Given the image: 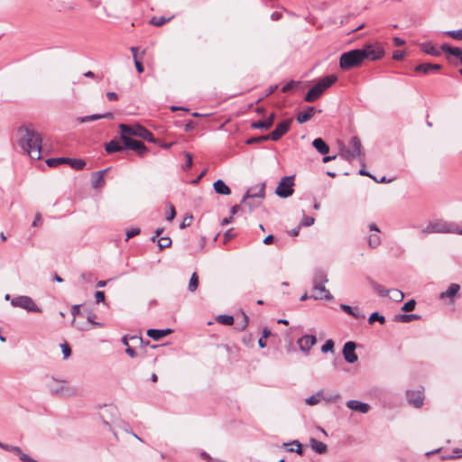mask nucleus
I'll return each instance as SVG.
<instances>
[{
	"label": "nucleus",
	"mask_w": 462,
	"mask_h": 462,
	"mask_svg": "<svg viewBox=\"0 0 462 462\" xmlns=\"http://www.w3.org/2000/svg\"><path fill=\"white\" fill-rule=\"evenodd\" d=\"M20 147L32 159L40 160L42 152V136L32 125H22L17 129Z\"/></svg>",
	"instance_id": "nucleus-1"
},
{
	"label": "nucleus",
	"mask_w": 462,
	"mask_h": 462,
	"mask_svg": "<svg viewBox=\"0 0 462 462\" xmlns=\"http://www.w3.org/2000/svg\"><path fill=\"white\" fill-rule=\"evenodd\" d=\"M337 80L336 75H328L318 81L306 94L304 100L306 102H313L319 98V97Z\"/></svg>",
	"instance_id": "nucleus-2"
},
{
	"label": "nucleus",
	"mask_w": 462,
	"mask_h": 462,
	"mask_svg": "<svg viewBox=\"0 0 462 462\" xmlns=\"http://www.w3.org/2000/svg\"><path fill=\"white\" fill-rule=\"evenodd\" d=\"M422 233H451L462 235V227L454 222L438 220L430 222L425 228L422 229Z\"/></svg>",
	"instance_id": "nucleus-3"
},
{
	"label": "nucleus",
	"mask_w": 462,
	"mask_h": 462,
	"mask_svg": "<svg viewBox=\"0 0 462 462\" xmlns=\"http://www.w3.org/2000/svg\"><path fill=\"white\" fill-rule=\"evenodd\" d=\"M341 156L343 159L351 162L358 158L360 162L364 161L365 152L362 151L361 141L357 136L351 137L348 147H342Z\"/></svg>",
	"instance_id": "nucleus-4"
},
{
	"label": "nucleus",
	"mask_w": 462,
	"mask_h": 462,
	"mask_svg": "<svg viewBox=\"0 0 462 462\" xmlns=\"http://www.w3.org/2000/svg\"><path fill=\"white\" fill-rule=\"evenodd\" d=\"M364 54L361 53V50L355 49L349 51L344 52L339 58V67L344 69H351L358 67L364 61Z\"/></svg>",
	"instance_id": "nucleus-5"
},
{
	"label": "nucleus",
	"mask_w": 462,
	"mask_h": 462,
	"mask_svg": "<svg viewBox=\"0 0 462 462\" xmlns=\"http://www.w3.org/2000/svg\"><path fill=\"white\" fill-rule=\"evenodd\" d=\"M119 129L121 134L127 136H138L150 143H155L153 134L143 125L136 124L134 125H129L125 124H120Z\"/></svg>",
	"instance_id": "nucleus-6"
},
{
	"label": "nucleus",
	"mask_w": 462,
	"mask_h": 462,
	"mask_svg": "<svg viewBox=\"0 0 462 462\" xmlns=\"http://www.w3.org/2000/svg\"><path fill=\"white\" fill-rule=\"evenodd\" d=\"M11 305L15 308H21L28 312L41 313L42 309L39 308L34 300L26 295H20L11 300Z\"/></svg>",
	"instance_id": "nucleus-7"
},
{
	"label": "nucleus",
	"mask_w": 462,
	"mask_h": 462,
	"mask_svg": "<svg viewBox=\"0 0 462 462\" xmlns=\"http://www.w3.org/2000/svg\"><path fill=\"white\" fill-rule=\"evenodd\" d=\"M294 176L282 177L276 187L275 193L282 199L293 194Z\"/></svg>",
	"instance_id": "nucleus-8"
},
{
	"label": "nucleus",
	"mask_w": 462,
	"mask_h": 462,
	"mask_svg": "<svg viewBox=\"0 0 462 462\" xmlns=\"http://www.w3.org/2000/svg\"><path fill=\"white\" fill-rule=\"evenodd\" d=\"M360 50L361 53L364 54V60L365 59L373 61L377 60L384 54L383 48L378 42L365 44L364 48Z\"/></svg>",
	"instance_id": "nucleus-9"
},
{
	"label": "nucleus",
	"mask_w": 462,
	"mask_h": 462,
	"mask_svg": "<svg viewBox=\"0 0 462 462\" xmlns=\"http://www.w3.org/2000/svg\"><path fill=\"white\" fill-rule=\"evenodd\" d=\"M120 139L125 144V149H130L143 156L148 151L147 147L141 141L134 140L125 134H121Z\"/></svg>",
	"instance_id": "nucleus-10"
},
{
	"label": "nucleus",
	"mask_w": 462,
	"mask_h": 462,
	"mask_svg": "<svg viewBox=\"0 0 462 462\" xmlns=\"http://www.w3.org/2000/svg\"><path fill=\"white\" fill-rule=\"evenodd\" d=\"M291 122V118L280 122L270 134L260 136V139H271L273 141H278L289 131Z\"/></svg>",
	"instance_id": "nucleus-11"
},
{
	"label": "nucleus",
	"mask_w": 462,
	"mask_h": 462,
	"mask_svg": "<svg viewBox=\"0 0 462 462\" xmlns=\"http://www.w3.org/2000/svg\"><path fill=\"white\" fill-rule=\"evenodd\" d=\"M265 195V184L259 183L249 188L242 199L241 203H245L248 199L262 200Z\"/></svg>",
	"instance_id": "nucleus-12"
},
{
	"label": "nucleus",
	"mask_w": 462,
	"mask_h": 462,
	"mask_svg": "<svg viewBox=\"0 0 462 462\" xmlns=\"http://www.w3.org/2000/svg\"><path fill=\"white\" fill-rule=\"evenodd\" d=\"M48 389L50 393L53 395H60V396H71L75 394V389H73L70 386H68L64 383L55 385L53 383L48 384Z\"/></svg>",
	"instance_id": "nucleus-13"
},
{
	"label": "nucleus",
	"mask_w": 462,
	"mask_h": 462,
	"mask_svg": "<svg viewBox=\"0 0 462 462\" xmlns=\"http://www.w3.org/2000/svg\"><path fill=\"white\" fill-rule=\"evenodd\" d=\"M356 343L352 341H348L345 343L342 350L343 356L345 360L349 363L353 364L357 361L358 357L356 354Z\"/></svg>",
	"instance_id": "nucleus-14"
},
{
	"label": "nucleus",
	"mask_w": 462,
	"mask_h": 462,
	"mask_svg": "<svg viewBox=\"0 0 462 462\" xmlns=\"http://www.w3.org/2000/svg\"><path fill=\"white\" fill-rule=\"evenodd\" d=\"M310 298H313L315 300H333L332 294L327 290L324 284L313 285V294L310 296Z\"/></svg>",
	"instance_id": "nucleus-15"
},
{
	"label": "nucleus",
	"mask_w": 462,
	"mask_h": 462,
	"mask_svg": "<svg viewBox=\"0 0 462 462\" xmlns=\"http://www.w3.org/2000/svg\"><path fill=\"white\" fill-rule=\"evenodd\" d=\"M316 342L317 338L313 335H305L300 337L297 341L300 349L305 353H308Z\"/></svg>",
	"instance_id": "nucleus-16"
},
{
	"label": "nucleus",
	"mask_w": 462,
	"mask_h": 462,
	"mask_svg": "<svg viewBox=\"0 0 462 462\" xmlns=\"http://www.w3.org/2000/svg\"><path fill=\"white\" fill-rule=\"evenodd\" d=\"M346 407L350 410L359 411L360 413H367L370 410V405L356 400H349L346 403Z\"/></svg>",
	"instance_id": "nucleus-17"
},
{
	"label": "nucleus",
	"mask_w": 462,
	"mask_h": 462,
	"mask_svg": "<svg viewBox=\"0 0 462 462\" xmlns=\"http://www.w3.org/2000/svg\"><path fill=\"white\" fill-rule=\"evenodd\" d=\"M409 402L411 403L415 408H420L423 404L424 396L420 391H412L407 393Z\"/></svg>",
	"instance_id": "nucleus-18"
},
{
	"label": "nucleus",
	"mask_w": 462,
	"mask_h": 462,
	"mask_svg": "<svg viewBox=\"0 0 462 462\" xmlns=\"http://www.w3.org/2000/svg\"><path fill=\"white\" fill-rule=\"evenodd\" d=\"M441 69V65L439 64H432V63H421L417 65L414 68V70L422 74H429L431 71H438Z\"/></svg>",
	"instance_id": "nucleus-19"
},
{
	"label": "nucleus",
	"mask_w": 462,
	"mask_h": 462,
	"mask_svg": "<svg viewBox=\"0 0 462 462\" xmlns=\"http://www.w3.org/2000/svg\"><path fill=\"white\" fill-rule=\"evenodd\" d=\"M275 115L272 113L265 120H259L251 124V126L254 129H269L274 121Z\"/></svg>",
	"instance_id": "nucleus-20"
},
{
	"label": "nucleus",
	"mask_w": 462,
	"mask_h": 462,
	"mask_svg": "<svg viewBox=\"0 0 462 462\" xmlns=\"http://www.w3.org/2000/svg\"><path fill=\"white\" fill-rule=\"evenodd\" d=\"M316 113V108L314 106H308L305 110L300 112L297 115V122L299 124H303L310 120Z\"/></svg>",
	"instance_id": "nucleus-21"
},
{
	"label": "nucleus",
	"mask_w": 462,
	"mask_h": 462,
	"mask_svg": "<svg viewBox=\"0 0 462 462\" xmlns=\"http://www.w3.org/2000/svg\"><path fill=\"white\" fill-rule=\"evenodd\" d=\"M172 330L171 328H164V329H156V328H151L147 330V336L152 338L153 340H160L163 337L171 334Z\"/></svg>",
	"instance_id": "nucleus-22"
},
{
	"label": "nucleus",
	"mask_w": 462,
	"mask_h": 462,
	"mask_svg": "<svg viewBox=\"0 0 462 462\" xmlns=\"http://www.w3.org/2000/svg\"><path fill=\"white\" fill-rule=\"evenodd\" d=\"M102 118L113 119L114 115L111 112H107L105 114H93L90 116L79 117V120L80 123H87V122L95 121V120H98V119H102Z\"/></svg>",
	"instance_id": "nucleus-23"
},
{
	"label": "nucleus",
	"mask_w": 462,
	"mask_h": 462,
	"mask_svg": "<svg viewBox=\"0 0 462 462\" xmlns=\"http://www.w3.org/2000/svg\"><path fill=\"white\" fill-rule=\"evenodd\" d=\"M213 188L215 192L220 195H229L231 193L230 188L222 180H216Z\"/></svg>",
	"instance_id": "nucleus-24"
},
{
	"label": "nucleus",
	"mask_w": 462,
	"mask_h": 462,
	"mask_svg": "<svg viewBox=\"0 0 462 462\" xmlns=\"http://www.w3.org/2000/svg\"><path fill=\"white\" fill-rule=\"evenodd\" d=\"M125 149V144H121L118 140H111L106 143L105 150L107 153H113L116 152H122Z\"/></svg>",
	"instance_id": "nucleus-25"
},
{
	"label": "nucleus",
	"mask_w": 462,
	"mask_h": 462,
	"mask_svg": "<svg viewBox=\"0 0 462 462\" xmlns=\"http://www.w3.org/2000/svg\"><path fill=\"white\" fill-rule=\"evenodd\" d=\"M312 145L320 154L326 155L329 152L328 145L322 138L314 139Z\"/></svg>",
	"instance_id": "nucleus-26"
},
{
	"label": "nucleus",
	"mask_w": 462,
	"mask_h": 462,
	"mask_svg": "<svg viewBox=\"0 0 462 462\" xmlns=\"http://www.w3.org/2000/svg\"><path fill=\"white\" fill-rule=\"evenodd\" d=\"M440 49L444 53L453 55L457 59H460V57H462V49L458 47H452L447 43H444L440 46Z\"/></svg>",
	"instance_id": "nucleus-27"
},
{
	"label": "nucleus",
	"mask_w": 462,
	"mask_h": 462,
	"mask_svg": "<svg viewBox=\"0 0 462 462\" xmlns=\"http://www.w3.org/2000/svg\"><path fill=\"white\" fill-rule=\"evenodd\" d=\"M460 290V286L457 283H451L446 291L439 294V299L450 298L452 299Z\"/></svg>",
	"instance_id": "nucleus-28"
},
{
	"label": "nucleus",
	"mask_w": 462,
	"mask_h": 462,
	"mask_svg": "<svg viewBox=\"0 0 462 462\" xmlns=\"http://www.w3.org/2000/svg\"><path fill=\"white\" fill-rule=\"evenodd\" d=\"M310 447L318 454H324L328 450L327 445L316 439H310Z\"/></svg>",
	"instance_id": "nucleus-29"
},
{
	"label": "nucleus",
	"mask_w": 462,
	"mask_h": 462,
	"mask_svg": "<svg viewBox=\"0 0 462 462\" xmlns=\"http://www.w3.org/2000/svg\"><path fill=\"white\" fill-rule=\"evenodd\" d=\"M283 446L289 452H296L299 455L303 454L302 445L298 440H292L290 443H284Z\"/></svg>",
	"instance_id": "nucleus-30"
},
{
	"label": "nucleus",
	"mask_w": 462,
	"mask_h": 462,
	"mask_svg": "<svg viewBox=\"0 0 462 462\" xmlns=\"http://www.w3.org/2000/svg\"><path fill=\"white\" fill-rule=\"evenodd\" d=\"M327 273L323 270H317L313 277V285L319 286L328 282Z\"/></svg>",
	"instance_id": "nucleus-31"
},
{
	"label": "nucleus",
	"mask_w": 462,
	"mask_h": 462,
	"mask_svg": "<svg viewBox=\"0 0 462 462\" xmlns=\"http://www.w3.org/2000/svg\"><path fill=\"white\" fill-rule=\"evenodd\" d=\"M106 170L96 171L92 174V187L97 189L101 184L104 183V173Z\"/></svg>",
	"instance_id": "nucleus-32"
},
{
	"label": "nucleus",
	"mask_w": 462,
	"mask_h": 462,
	"mask_svg": "<svg viewBox=\"0 0 462 462\" xmlns=\"http://www.w3.org/2000/svg\"><path fill=\"white\" fill-rule=\"evenodd\" d=\"M421 50L426 54L431 55V56H439L440 51L431 43V42H424L421 44Z\"/></svg>",
	"instance_id": "nucleus-33"
},
{
	"label": "nucleus",
	"mask_w": 462,
	"mask_h": 462,
	"mask_svg": "<svg viewBox=\"0 0 462 462\" xmlns=\"http://www.w3.org/2000/svg\"><path fill=\"white\" fill-rule=\"evenodd\" d=\"M370 285L373 290L381 297H387L390 294L389 290L385 289L383 285L373 280H370Z\"/></svg>",
	"instance_id": "nucleus-34"
},
{
	"label": "nucleus",
	"mask_w": 462,
	"mask_h": 462,
	"mask_svg": "<svg viewBox=\"0 0 462 462\" xmlns=\"http://www.w3.org/2000/svg\"><path fill=\"white\" fill-rule=\"evenodd\" d=\"M420 317L417 314H408L405 312L404 314H400L395 317V320L399 322L408 323L412 320L419 319Z\"/></svg>",
	"instance_id": "nucleus-35"
},
{
	"label": "nucleus",
	"mask_w": 462,
	"mask_h": 462,
	"mask_svg": "<svg viewBox=\"0 0 462 462\" xmlns=\"http://www.w3.org/2000/svg\"><path fill=\"white\" fill-rule=\"evenodd\" d=\"M67 163L75 170H82L86 166V162L82 159L68 158Z\"/></svg>",
	"instance_id": "nucleus-36"
},
{
	"label": "nucleus",
	"mask_w": 462,
	"mask_h": 462,
	"mask_svg": "<svg viewBox=\"0 0 462 462\" xmlns=\"http://www.w3.org/2000/svg\"><path fill=\"white\" fill-rule=\"evenodd\" d=\"M68 157L50 158L46 161V163L50 167H56L58 165L67 163Z\"/></svg>",
	"instance_id": "nucleus-37"
},
{
	"label": "nucleus",
	"mask_w": 462,
	"mask_h": 462,
	"mask_svg": "<svg viewBox=\"0 0 462 462\" xmlns=\"http://www.w3.org/2000/svg\"><path fill=\"white\" fill-rule=\"evenodd\" d=\"M389 291H390V294L388 296L393 300H394L396 302H400L403 300L404 294L401 291H399L397 289H392Z\"/></svg>",
	"instance_id": "nucleus-38"
},
{
	"label": "nucleus",
	"mask_w": 462,
	"mask_h": 462,
	"mask_svg": "<svg viewBox=\"0 0 462 462\" xmlns=\"http://www.w3.org/2000/svg\"><path fill=\"white\" fill-rule=\"evenodd\" d=\"M198 286H199V276L197 275L196 273H193L190 277L189 282L188 290L190 292H194L198 289Z\"/></svg>",
	"instance_id": "nucleus-39"
},
{
	"label": "nucleus",
	"mask_w": 462,
	"mask_h": 462,
	"mask_svg": "<svg viewBox=\"0 0 462 462\" xmlns=\"http://www.w3.org/2000/svg\"><path fill=\"white\" fill-rule=\"evenodd\" d=\"M462 449H459V448H454L452 450V453H450V455H444V456H441L440 458L441 460H452V459H456V458H459L462 457Z\"/></svg>",
	"instance_id": "nucleus-40"
},
{
	"label": "nucleus",
	"mask_w": 462,
	"mask_h": 462,
	"mask_svg": "<svg viewBox=\"0 0 462 462\" xmlns=\"http://www.w3.org/2000/svg\"><path fill=\"white\" fill-rule=\"evenodd\" d=\"M70 312H71V315L73 316L72 325H74L77 328H79L80 330L86 329V328L75 324V318H76V316L79 315V313H80V306L73 305L71 307Z\"/></svg>",
	"instance_id": "nucleus-41"
},
{
	"label": "nucleus",
	"mask_w": 462,
	"mask_h": 462,
	"mask_svg": "<svg viewBox=\"0 0 462 462\" xmlns=\"http://www.w3.org/2000/svg\"><path fill=\"white\" fill-rule=\"evenodd\" d=\"M217 321L220 322L223 325L230 326L234 323V318L233 316L222 314L217 317Z\"/></svg>",
	"instance_id": "nucleus-42"
},
{
	"label": "nucleus",
	"mask_w": 462,
	"mask_h": 462,
	"mask_svg": "<svg viewBox=\"0 0 462 462\" xmlns=\"http://www.w3.org/2000/svg\"><path fill=\"white\" fill-rule=\"evenodd\" d=\"M171 20V18H168L166 19L164 16H160V17H157V16H153L151 20H150V23L154 25V26H162L165 23L169 22Z\"/></svg>",
	"instance_id": "nucleus-43"
},
{
	"label": "nucleus",
	"mask_w": 462,
	"mask_h": 462,
	"mask_svg": "<svg viewBox=\"0 0 462 462\" xmlns=\"http://www.w3.org/2000/svg\"><path fill=\"white\" fill-rule=\"evenodd\" d=\"M340 309L345 311L346 313L355 317L356 319L365 318L363 314H357L356 313L353 309L349 305L341 304Z\"/></svg>",
	"instance_id": "nucleus-44"
},
{
	"label": "nucleus",
	"mask_w": 462,
	"mask_h": 462,
	"mask_svg": "<svg viewBox=\"0 0 462 462\" xmlns=\"http://www.w3.org/2000/svg\"><path fill=\"white\" fill-rule=\"evenodd\" d=\"M374 321H379L381 324H384L385 318L378 312H373L368 319V322L373 324Z\"/></svg>",
	"instance_id": "nucleus-45"
},
{
	"label": "nucleus",
	"mask_w": 462,
	"mask_h": 462,
	"mask_svg": "<svg viewBox=\"0 0 462 462\" xmlns=\"http://www.w3.org/2000/svg\"><path fill=\"white\" fill-rule=\"evenodd\" d=\"M381 244V238L378 235H371L368 238V245L371 248H376Z\"/></svg>",
	"instance_id": "nucleus-46"
},
{
	"label": "nucleus",
	"mask_w": 462,
	"mask_h": 462,
	"mask_svg": "<svg viewBox=\"0 0 462 462\" xmlns=\"http://www.w3.org/2000/svg\"><path fill=\"white\" fill-rule=\"evenodd\" d=\"M171 245V239L168 236L160 237L158 239V245L160 249H164L170 247Z\"/></svg>",
	"instance_id": "nucleus-47"
},
{
	"label": "nucleus",
	"mask_w": 462,
	"mask_h": 462,
	"mask_svg": "<svg viewBox=\"0 0 462 462\" xmlns=\"http://www.w3.org/2000/svg\"><path fill=\"white\" fill-rule=\"evenodd\" d=\"M445 34L455 40L462 41V28L459 30L446 31Z\"/></svg>",
	"instance_id": "nucleus-48"
},
{
	"label": "nucleus",
	"mask_w": 462,
	"mask_h": 462,
	"mask_svg": "<svg viewBox=\"0 0 462 462\" xmlns=\"http://www.w3.org/2000/svg\"><path fill=\"white\" fill-rule=\"evenodd\" d=\"M334 349V341L332 339H328L321 346L322 353L332 352Z\"/></svg>",
	"instance_id": "nucleus-49"
},
{
	"label": "nucleus",
	"mask_w": 462,
	"mask_h": 462,
	"mask_svg": "<svg viewBox=\"0 0 462 462\" xmlns=\"http://www.w3.org/2000/svg\"><path fill=\"white\" fill-rule=\"evenodd\" d=\"M415 306H416V301L414 300H410L404 303V305L402 307V310L403 312H410L415 309Z\"/></svg>",
	"instance_id": "nucleus-50"
},
{
	"label": "nucleus",
	"mask_w": 462,
	"mask_h": 462,
	"mask_svg": "<svg viewBox=\"0 0 462 462\" xmlns=\"http://www.w3.org/2000/svg\"><path fill=\"white\" fill-rule=\"evenodd\" d=\"M314 221H315L314 217L306 216L303 213V218L300 223V226H310L314 224Z\"/></svg>",
	"instance_id": "nucleus-51"
},
{
	"label": "nucleus",
	"mask_w": 462,
	"mask_h": 462,
	"mask_svg": "<svg viewBox=\"0 0 462 462\" xmlns=\"http://www.w3.org/2000/svg\"><path fill=\"white\" fill-rule=\"evenodd\" d=\"M96 318H97V315L95 313L89 312L87 316L88 322L91 323L94 327H97V328L103 327L102 323L95 321Z\"/></svg>",
	"instance_id": "nucleus-52"
},
{
	"label": "nucleus",
	"mask_w": 462,
	"mask_h": 462,
	"mask_svg": "<svg viewBox=\"0 0 462 462\" xmlns=\"http://www.w3.org/2000/svg\"><path fill=\"white\" fill-rule=\"evenodd\" d=\"M244 204L249 208L250 211H253L255 208L260 206L261 201L257 199H248Z\"/></svg>",
	"instance_id": "nucleus-53"
},
{
	"label": "nucleus",
	"mask_w": 462,
	"mask_h": 462,
	"mask_svg": "<svg viewBox=\"0 0 462 462\" xmlns=\"http://www.w3.org/2000/svg\"><path fill=\"white\" fill-rule=\"evenodd\" d=\"M319 402H320V394L319 393L311 395L306 399V403L309 405H315V404H318Z\"/></svg>",
	"instance_id": "nucleus-54"
},
{
	"label": "nucleus",
	"mask_w": 462,
	"mask_h": 462,
	"mask_svg": "<svg viewBox=\"0 0 462 462\" xmlns=\"http://www.w3.org/2000/svg\"><path fill=\"white\" fill-rule=\"evenodd\" d=\"M60 347H61V351H62L64 359L69 358L71 355V349H70V346H69V344L63 343L60 345Z\"/></svg>",
	"instance_id": "nucleus-55"
},
{
	"label": "nucleus",
	"mask_w": 462,
	"mask_h": 462,
	"mask_svg": "<svg viewBox=\"0 0 462 462\" xmlns=\"http://www.w3.org/2000/svg\"><path fill=\"white\" fill-rule=\"evenodd\" d=\"M8 451L14 452L15 455H17L21 461H23V456H26L27 454L23 453L22 449L17 446H10V448Z\"/></svg>",
	"instance_id": "nucleus-56"
},
{
	"label": "nucleus",
	"mask_w": 462,
	"mask_h": 462,
	"mask_svg": "<svg viewBox=\"0 0 462 462\" xmlns=\"http://www.w3.org/2000/svg\"><path fill=\"white\" fill-rule=\"evenodd\" d=\"M80 279L82 280V282L84 283H89V282H93L94 275L91 273H83L80 274Z\"/></svg>",
	"instance_id": "nucleus-57"
},
{
	"label": "nucleus",
	"mask_w": 462,
	"mask_h": 462,
	"mask_svg": "<svg viewBox=\"0 0 462 462\" xmlns=\"http://www.w3.org/2000/svg\"><path fill=\"white\" fill-rule=\"evenodd\" d=\"M140 234V228L133 227L126 231V240Z\"/></svg>",
	"instance_id": "nucleus-58"
},
{
	"label": "nucleus",
	"mask_w": 462,
	"mask_h": 462,
	"mask_svg": "<svg viewBox=\"0 0 462 462\" xmlns=\"http://www.w3.org/2000/svg\"><path fill=\"white\" fill-rule=\"evenodd\" d=\"M186 162L183 166L184 170H188L192 166V156L189 152H185Z\"/></svg>",
	"instance_id": "nucleus-59"
},
{
	"label": "nucleus",
	"mask_w": 462,
	"mask_h": 462,
	"mask_svg": "<svg viewBox=\"0 0 462 462\" xmlns=\"http://www.w3.org/2000/svg\"><path fill=\"white\" fill-rule=\"evenodd\" d=\"M192 219H193L192 216L186 217L183 219V221L180 223V227L182 229V228H185L187 226H189L190 224H191Z\"/></svg>",
	"instance_id": "nucleus-60"
},
{
	"label": "nucleus",
	"mask_w": 462,
	"mask_h": 462,
	"mask_svg": "<svg viewBox=\"0 0 462 462\" xmlns=\"http://www.w3.org/2000/svg\"><path fill=\"white\" fill-rule=\"evenodd\" d=\"M296 86V82L291 80L290 82H288L287 84H285L282 88V92H289L291 91L294 87Z\"/></svg>",
	"instance_id": "nucleus-61"
},
{
	"label": "nucleus",
	"mask_w": 462,
	"mask_h": 462,
	"mask_svg": "<svg viewBox=\"0 0 462 462\" xmlns=\"http://www.w3.org/2000/svg\"><path fill=\"white\" fill-rule=\"evenodd\" d=\"M242 318H243L242 323H240V326L237 328L240 330H244L247 327L248 321H249V318L245 313H243Z\"/></svg>",
	"instance_id": "nucleus-62"
},
{
	"label": "nucleus",
	"mask_w": 462,
	"mask_h": 462,
	"mask_svg": "<svg viewBox=\"0 0 462 462\" xmlns=\"http://www.w3.org/2000/svg\"><path fill=\"white\" fill-rule=\"evenodd\" d=\"M134 65H135V68H136V70L138 71V73H143V70H144V68H143V65L142 64V62L137 59V57H134Z\"/></svg>",
	"instance_id": "nucleus-63"
},
{
	"label": "nucleus",
	"mask_w": 462,
	"mask_h": 462,
	"mask_svg": "<svg viewBox=\"0 0 462 462\" xmlns=\"http://www.w3.org/2000/svg\"><path fill=\"white\" fill-rule=\"evenodd\" d=\"M95 298H96V301L97 303L103 302L105 300V293H104V291H96Z\"/></svg>",
	"instance_id": "nucleus-64"
}]
</instances>
